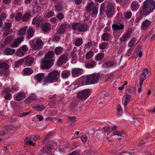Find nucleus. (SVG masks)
<instances>
[{
    "mask_svg": "<svg viewBox=\"0 0 155 155\" xmlns=\"http://www.w3.org/2000/svg\"><path fill=\"white\" fill-rule=\"evenodd\" d=\"M7 65L8 64L6 63L0 62V69L5 68Z\"/></svg>",
    "mask_w": 155,
    "mask_h": 155,
    "instance_id": "obj_60",
    "label": "nucleus"
},
{
    "mask_svg": "<svg viewBox=\"0 0 155 155\" xmlns=\"http://www.w3.org/2000/svg\"><path fill=\"white\" fill-rule=\"evenodd\" d=\"M105 5H106L104 3H102L101 4L100 7V14L101 15H103L104 14Z\"/></svg>",
    "mask_w": 155,
    "mask_h": 155,
    "instance_id": "obj_36",
    "label": "nucleus"
},
{
    "mask_svg": "<svg viewBox=\"0 0 155 155\" xmlns=\"http://www.w3.org/2000/svg\"><path fill=\"white\" fill-rule=\"evenodd\" d=\"M74 31H78L80 32L86 31L89 29L88 26L86 24H81L79 22L73 23L72 25Z\"/></svg>",
    "mask_w": 155,
    "mask_h": 155,
    "instance_id": "obj_4",
    "label": "nucleus"
},
{
    "mask_svg": "<svg viewBox=\"0 0 155 155\" xmlns=\"http://www.w3.org/2000/svg\"><path fill=\"white\" fill-rule=\"evenodd\" d=\"M77 51L72 50L70 53V55L72 58H77Z\"/></svg>",
    "mask_w": 155,
    "mask_h": 155,
    "instance_id": "obj_53",
    "label": "nucleus"
},
{
    "mask_svg": "<svg viewBox=\"0 0 155 155\" xmlns=\"http://www.w3.org/2000/svg\"><path fill=\"white\" fill-rule=\"evenodd\" d=\"M43 45V42L39 38H37L32 41L31 44L32 49L35 50L41 48Z\"/></svg>",
    "mask_w": 155,
    "mask_h": 155,
    "instance_id": "obj_6",
    "label": "nucleus"
},
{
    "mask_svg": "<svg viewBox=\"0 0 155 155\" xmlns=\"http://www.w3.org/2000/svg\"><path fill=\"white\" fill-rule=\"evenodd\" d=\"M54 7L55 10L59 12L61 11L62 9V5L59 2H57L55 4Z\"/></svg>",
    "mask_w": 155,
    "mask_h": 155,
    "instance_id": "obj_37",
    "label": "nucleus"
},
{
    "mask_svg": "<svg viewBox=\"0 0 155 155\" xmlns=\"http://www.w3.org/2000/svg\"><path fill=\"white\" fill-rule=\"evenodd\" d=\"M31 17L30 14L28 13H25L23 15L22 18L23 21H26L30 20Z\"/></svg>",
    "mask_w": 155,
    "mask_h": 155,
    "instance_id": "obj_32",
    "label": "nucleus"
},
{
    "mask_svg": "<svg viewBox=\"0 0 155 155\" xmlns=\"http://www.w3.org/2000/svg\"><path fill=\"white\" fill-rule=\"evenodd\" d=\"M22 18V14L20 12H18L17 13V15L15 17V18L17 21H19L20 19Z\"/></svg>",
    "mask_w": 155,
    "mask_h": 155,
    "instance_id": "obj_56",
    "label": "nucleus"
},
{
    "mask_svg": "<svg viewBox=\"0 0 155 155\" xmlns=\"http://www.w3.org/2000/svg\"><path fill=\"white\" fill-rule=\"evenodd\" d=\"M142 72V73L139 78L140 86H142L143 82L149 76L150 74V72L147 68L144 69Z\"/></svg>",
    "mask_w": 155,
    "mask_h": 155,
    "instance_id": "obj_7",
    "label": "nucleus"
},
{
    "mask_svg": "<svg viewBox=\"0 0 155 155\" xmlns=\"http://www.w3.org/2000/svg\"><path fill=\"white\" fill-rule=\"evenodd\" d=\"M95 63V62L94 61H89L85 63V66L87 68H92L94 66Z\"/></svg>",
    "mask_w": 155,
    "mask_h": 155,
    "instance_id": "obj_34",
    "label": "nucleus"
},
{
    "mask_svg": "<svg viewBox=\"0 0 155 155\" xmlns=\"http://www.w3.org/2000/svg\"><path fill=\"white\" fill-rule=\"evenodd\" d=\"M24 60L22 59L18 60L15 62V67H18L19 66L21 65L24 62Z\"/></svg>",
    "mask_w": 155,
    "mask_h": 155,
    "instance_id": "obj_50",
    "label": "nucleus"
},
{
    "mask_svg": "<svg viewBox=\"0 0 155 155\" xmlns=\"http://www.w3.org/2000/svg\"><path fill=\"white\" fill-rule=\"evenodd\" d=\"M83 43L82 39L81 38H79L77 39L75 42V45L77 46H79L81 45Z\"/></svg>",
    "mask_w": 155,
    "mask_h": 155,
    "instance_id": "obj_41",
    "label": "nucleus"
},
{
    "mask_svg": "<svg viewBox=\"0 0 155 155\" xmlns=\"http://www.w3.org/2000/svg\"><path fill=\"white\" fill-rule=\"evenodd\" d=\"M131 33V30H129L127 33H125L123 35L120 39V41L124 42L127 41L130 38Z\"/></svg>",
    "mask_w": 155,
    "mask_h": 155,
    "instance_id": "obj_13",
    "label": "nucleus"
},
{
    "mask_svg": "<svg viewBox=\"0 0 155 155\" xmlns=\"http://www.w3.org/2000/svg\"><path fill=\"white\" fill-rule=\"evenodd\" d=\"M51 28V24L49 23H46L42 26V28L44 32H47Z\"/></svg>",
    "mask_w": 155,
    "mask_h": 155,
    "instance_id": "obj_26",
    "label": "nucleus"
},
{
    "mask_svg": "<svg viewBox=\"0 0 155 155\" xmlns=\"http://www.w3.org/2000/svg\"><path fill=\"white\" fill-rule=\"evenodd\" d=\"M26 144H29L30 145H32L33 146L35 145V143H33L32 141L30 140L29 137L26 138L25 140Z\"/></svg>",
    "mask_w": 155,
    "mask_h": 155,
    "instance_id": "obj_52",
    "label": "nucleus"
},
{
    "mask_svg": "<svg viewBox=\"0 0 155 155\" xmlns=\"http://www.w3.org/2000/svg\"><path fill=\"white\" fill-rule=\"evenodd\" d=\"M96 7L95 6L94 3L93 2H91L89 3L86 6V10L89 12H91L93 9Z\"/></svg>",
    "mask_w": 155,
    "mask_h": 155,
    "instance_id": "obj_23",
    "label": "nucleus"
},
{
    "mask_svg": "<svg viewBox=\"0 0 155 155\" xmlns=\"http://www.w3.org/2000/svg\"><path fill=\"white\" fill-rule=\"evenodd\" d=\"M114 8L112 3H110L107 4V8L106 10V13L108 17H111L114 14Z\"/></svg>",
    "mask_w": 155,
    "mask_h": 155,
    "instance_id": "obj_9",
    "label": "nucleus"
},
{
    "mask_svg": "<svg viewBox=\"0 0 155 155\" xmlns=\"http://www.w3.org/2000/svg\"><path fill=\"white\" fill-rule=\"evenodd\" d=\"M28 28V27L27 26H25L20 29L18 31V35L20 36H23L25 35Z\"/></svg>",
    "mask_w": 155,
    "mask_h": 155,
    "instance_id": "obj_31",
    "label": "nucleus"
},
{
    "mask_svg": "<svg viewBox=\"0 0 155 155\" xmlns=\"http://www.w3.org/2000/svg\"><path fill=\"white\" fill-rule=\"evenodd\" d=\"M108 46V44L106 42H103L99 45V48L101 50L106 48Z\"/></svg>",
    "mask_w": 155,
    "mask_h": 155,
    "instance_id": "obj_43",
    "label": "nucleus"
},
{
    "mask_svg": "<svg viewBox=\"0 0 155 155\" xmlns=\"http://www.w3.org/2000/svg\"><path fill=\"white\" fill-rule=\"evenodd\" d=\"M130 99V96L128 94L126 95L124 100V106H126L129 101Z\"/></svg>",
    "mask_w": 155,
    "mask_h": 155,
    "instance_id": "obj_40",
    "label": "nucleus"
},
{
    "mask_svg": "<svg viewBox=\"0 0 155 155\" xmlns=\"http://www.w3.org/2000/svg\"><path fill=\"white\" fill-rule=\"evenodd\" d=\"M140 5L138 2L136 1H133L131 5V8L132 11H136L139 8Z\"/></svg>",
    "mask_w": 155,
    "mask_h": 155,
    "instance_id": "obj_21",
    "label": "nucleus"
},
{
    "mask_svg": "<svg viewBox=\"0 0 155 155\" xmlns=\"http://www.w3.org/2000/svg\"><path fill=\"white\" fill-rule=\"evenodd\" d=\"M77 97L80 100H83L87 98L90 95V90L85 89L79 91L77 93Z\"/></svg>",
    "mask_w": 155,
    "mask_h": 155,
    "instance_id": "obj_8",
    "label": "nucleus"
},
{
    "mask_svg": "<svg viewBox=\"0 0 155 155\" xmlns=\"http://www.w3.org/2000/svg\"><path fill=\"white\" fill-rule=\"evenodd\" d=\"M113 29L114 31L119 30H122L124 28V25L123 24H119V25L114 24L112 25Z\"/></svg>",
    "mask_w": 155,
    "mask_h": 155,
    "instance_id": "obj_25",
    "label": "nucleus"
},
{
    "mask_svg": "<svg viewBox=\"0 0 155 155\" xmlns=\"http://www.w3.org/2000/svg\"><path fill=\"white\" fill-rule=\"evenodd\" d=\"M104 53H100L96 56L95 59L97 61H99L102 59L104 57Z\"/></svg>",
    "mask_w": 155,
    "mask_h": 155,
    "instance_id": "obj_39",
    "label": "nucleus"
},
{
    "mask_svg": "<svg viewBox=\"0 0 155 155\" xmlns=\"http://www.w3.org/2000/svg\"><path fill=\"white\" fill-rule=\"evenodd\" d=\"M81 107H70V110H72L74 113H76L78 111V109H79Z\"/></svg>",
    "mask_w": 155,
    "mask_h": 155,
    "instance_id": "obj_58",
    "label": "nucleus"
},
{
    "mask_svg": "<svg viewBox=\"0 0 155 155\" xmlns=\"http://www.w3.org/2000/svg\"><path fill=\"white\" fill-rule=\"evenodd\" d=\"M137 40V39L135 38H132L130 41L128 43V46L130 47H131L132 46H133Z\"/></svg>",
    "mask_w": 155,
    "mask_h": 155,
    "instance_id": "obj_49",
    "label": "nucleus"
},
{
    "mask_svg": "<svg viewBox=\"0 0 155 155\" xmlns=\"http://www.w3.org/2000/svg\"><path fill=\"white\" fill-rule=\"evenodd\" d=\"M45 76L44 73H38L36 74L34 77V79L36 80L38 82H40L42 80Z\"/></svg>",
    "mask_w": 155,
    "mask_h": 155,
    "instance_id": "obj_22",
    "label": "nucleus"
},
{
    "mask_svg": "<svg viewBox=\"0 0 155 155\" xmlns=\"http://www.w3.org/2000/svg\"><path fill=\"white\" fill-rule=\"evenodd\" d=\"M83 69L80 68H74L72 69L71 74L73 77L78 76L81 75L83 72Z\"/></svg>",
    "mask_w": 155,
    "mask_h": 155,
    "instance_id": "obj_11",
    "label": "nucleus"
},
{
    "mask_svg": "<svg viewBox=\"0 0 155 155\" xmlns=\"http://www.w3.org/2000/svg\"><path fill=\"white\" fill-rule=\"evenodd\" d=\"M110 35L108 33L106 32L104 33L101 36L102 39L104 41H107L110 38Z\"/></svg>",
    "mask_w": 155,
    "mask_h": 155,
    "instance_id": "obj_30",
    "label": "nucleus"
},
{
    "mask_svg": "<svg viewBox=\"0 0 155 155\" xmlns=\"http://www.w3.org/2000/svg\"><path fill=\"white\" fill-rule=\"evenodd\" d=\"M117 116L120 117L122 114L123 112V110L122 107H117Z\"/></svg>",
    "mask_w": 155,
    "mask_h": 155,
    "instance_id": "obj_51",
    "label": "nucleus"
},
{
    "mask_svg": "<svg viewBox=\"0 0 155 155\" xmlns=\"http://www.w3.org/2000/svg\"><path fill=\"white\" fill-rule=\"evenodd\" d=\"M55 56L54 52L53 51H50L47 52L45 54L44 58L48 59H51L53 58Z\"/></svg>",
    "mask_w": 155,
    "mask_h": 155,
    "instance_id": "obj_24",
    "label": "nucleus"
},
{
    "mask_svg": "<svg viewBox=\"0 0 155 155\" xmlns=\"http://www.w3.org/2000/svg\"><path fill=\"white\" fill-rule=\"evenodd\" d=\"M60 72L56 70L49 73L48 75L45 77L44 81L42 84L43 85H47L48 83H53L58 80L60 77Z\"/></svg>",
    "mask_w": 155,
    "mask_h": 155,
    "instance_id": "obj_3",
    "label": "nucleus"
},
{
    "mask_svg": "<svg viewBox=\"0 0 155 155\" xmlns=\"http://www.w3.org/2000/svg\"><path fill=\"white\" fill-rule=\"evenodd\" d=\"M64 14L63 13L60 12L58 13L56 16L57 18L60 20L63 19L64 18Z\"/></svg>",
    "mask_w": 155,
    "mask_h": 155,
    "instance_id": "obj_55",
    "label": "nucleus"
},
{
    "mask_svg": "<svg viewBox=\"0 0 155 155\" xmlns=\"http://www.w3.org/2000/svg\"><path fill=\"white\" fill-rule=\"evenodd\" d=\"M7 73L6 70L5 69H2L0 71V76L5 75Z\"/></svg>",
    "mask_w": 155,
    "mask_h": 155,
    "instance_id": "obj_62",
    "label": "nucleus"
},
{
    "mask_svg": "<svg viewBox=\"0 0 155 155\" xmlns=\"http://www.w3.org/2000/svg\"><path fill=\"white\" fill-rule=\"evenodd\" d=\"M155 8V2L153 0H146L139 10L141 15L147 16L152 12Z\"/></svg>",
    "mask_w": 155,
    "mask_h": 155,
    "instance_id": "obj_1",
    "label": "nucleus"
},
{
    "mask_svg": "<svg viewBox=\"0 0 155 155\" xmlns=\"http://www.w3.org/2000/svg\"><path fill=\"white\" fill-rule=\"evenodd\" d=\"M23 59L24 60L25 64L27 66L31 65L34 61V58L30 55L27 56Z\"/></svg>",
    "mask_w": 155,
    "mask_h": 155,
    "instance_id": "obj_16",
    "label": "nucleus"
},
{
    "mask_svg": "<svg viewBox=\"0 0 155 155\" xmlns=\"http://www.w3.org/2000/svg\"><path fill=\"white\" fill-rule=\"evenodd\" d=\"M20 48L21 49V50L23 51L24 52L27 51L28 49V47L25 45H23L22 47Z\"/></svg>",
    "mask_w": 155,
    "mask_h": 155,
    "instance_id": "obj_64",
    "label": "nucleus"
},
{
    "mask_svg": "<svg viewBox=\"0 0 155 155\" xmlns=\"http://www.w3.org/2000/svg\"><path fill=\"white\" fill-rule=\"evenodd\" d=\"M12 91L8 87L5 89L3 92V94L9 93Z\"/></svg>",
    "mask_w": 155,
    "mask_h": 155,
    "instance_id": "obj_61",
    "label": "nucleus"
},
{
    "mask_svg": "<svg viewBox=\"0 0 155 155\" xmlns=\"http://www.w3.org/2000/svg\"><path fill=\"white\" fill-rule=\"evenodd\" d=\"M63 50L64 49L62 47L59 46L56 47L54 50V52L56 55H58L61 54Z\"/></svg>",
    "mask_w": 155,
    "mask_h": 155,
    "instance_id": "obj_29",
    "label": "nucleus"
},
{
    "mask_svg": "<svg viewBox=\"0 0 155 155\" xmlns=\"http://www.w3.org/2000/svg\"><path fill=\"white\" fill-rule=\"evenodd\" d=\"M61 75L63 78H67L69 76L70 72L69 71H64L62 72Z\"/></svg>",
    "mask_w": 155,
    "mask_h": 155,
    "instance_id": "obj_38",
    "label": "nucleus"
},
{
    "mask_svg": "<svg viewBox=\"0 0 155 155\" xmlns=\"http://www.w3.org/2000/svg\"><path fill=\"white\" fill-rule=\"evenodd\" d=\"M11 23H6L4 25L3 29L4 30H9L11 27Z\"/></svg>",
    "mask_w": 155,
    "mask_h": 155,
    "instance_id": "obj_47",
    "label": "nucleus"
},
{
    "mask_svg": "<svg viewBox=\"0 0 155 155\" xmlns=\"http://www.w3.org/2000/svg\"><path fill=\"white\" fill-rule=\"evenodd\" d=\"M54 148L52 145L48 144L43 148L44 153H48L50 152L54 151Z\"/></svg>",
    "mask_w": 155,
    "mask_h": 155,
    "instance_id": "obj_20",
    "label": "nucleus"
},
{
    "mask_svg": "<svg viewBox=\"0 0 155 155\" xmlns=\"http://www.w3.org/2000/svg\"><path fill=\"white\" fill-rule=\"evenodd\" d=\"M36 97L35 95H31L27 98L24 102L25 104H29L33 101H35L36 99Z\"/></svg>",
    "mask_w": 155,
    "mask_h": 155,
    "instance_id": "obj_18",
    "label": "nucleus"
},
{
    "mask_svg": "<svg viewBox=\"0 0 155 155\" xmlns=\"http://www.w3.org/2000/svg\"><path fill=\"white\" fill-rule=\"evenodd\" d=\"M33 72V70L29 68H25L24 70V73L25 75H28L31 74Z\"/></svg>",
    "mask_w": 155,
    "mask_h": 155,
    "instance_id": "obj_33",
    "label": "nucleus"
},
{
    "mask_svg": "<svg viewBox=\"0 0 155 155\" xmlns=\"http://www.w3.org/2000/svg\"><path fill=\"white\" fill-rule=\"evenodd\" d=\"M132 13L130 12H127L124 13V16L126 19H129L131 18Z\"/></svg>",
    "mask_w": 155,
    "mask_h": 155,
    "instance_id": "obj_57",
    "label": "nucleus"
},
{
    "mask_svg": "<svg viewBox=\"0 0 155 155\" xmlns=\"http://www.w3.org/2000/svg\"><path fill=\"white\" fill-rule=\"evenodd\" d=\"M114 135H117L118 136L122 137L123 136L124 133L122 131L117 130L114 132Z\"/></svg>",
    "mask_w": 155,
    "mask_h": 155,
    "instance_id": "obj_46",
    "label": "nucleus"
},
{
    "mask_svg": "<svg viewBox=\"0 0 155 155\" xmlns=\"http://www.w3.org/2000/svg\"><path fill=\"white\" fill-rule=\"evenodd\" d=\"M117 2L123 5H125L127 2L126 0H116Z\"/></svg>",
    "mask_w": 155,
    "mask_h": 155,
    "instance_id": "obj_59",
    "label": "nucleus"
},
{
    "mask_svg": "<svg viewBox=\"0 0 155 155\" xmlns=\"http://www.w3.org/2000/svg\"><path fill=\"white\" fill-rule=\"evenodd\" d=\"M15 49L9 48L5 49L4 52L5 55H11L15 53Z\"/></svg>",
    "mask_w": 155,
    "mask_h": 155,
    "instance_id": "obj_28",
    "label": "nucleus"
},
{
    "mask_svg": "<svg viewBox=\"0 0 155 155\" xmlns=\"http://www.w3.org/2000/svg\"><path fill=\"white\" fill-rule=\"evenodd\" d=\"M41 68L42 69H48L50 68L53 65L54 59H48L46 58H44L41 61Z\"/></svg>",
    "mask_w": 155,
    "mask_h": 155,
    "instance_id": "obj_5",
    "label": "nucleus"
},
{
    "mask_svg": "<svg viewBox=\"0 0 155 155\" xmlns=\"http://www.w3.org/2000/svg\"><path fill=\"white\" fill-rule=\"evenodd\" d=\"M12 41V37L8 36L5 40V43L9 44L11 43Z\"/></svg>",
    "mask_w": 155,
    "mask_h": 155,
    "instance_id": "obj_54",
    "label": "nucleus"
},
{
    "mask_svg": "<svg viewBox=\"0 0 155 155\" xmlns=\"http://www.w3.org/2000/svg\"><path fill=\"white\" fill-rule=\"evenodd\" d=\"M20 48L16 52L15 54L17 56L20 57L24 55V52Z\"/></svg>",
    "mask_w": 155,
    "mask_h": 155,
    "instance_id": "obj_44",
    "label": "nucleus"
},
{
    "mask_svg": "<svg viewBox=\"0 0 155 155\" xmlns=\"http://www.w3.org/2000/svg\"><path fill=\"white\" fill-rule=\"evenodd\" d=\"M60 39V37L59 36H54L52 40L53 41L56 42L59 41Z\"/></svg>",
    "mask_w": 155,
    "mask_h": 155,
    "instance_id": "obj_63",
    "label": "nucleus"
},
{
    "mask_svg": "<svg viewBox=\"0 0 155 155\" xmlns=\"http://www.w3.org/2000/svg\"><path fill=\"white\" fill-rule=\"evenodd\" d=\"M137 52L138 54L139 57H141L142 54V51H141V48L140 46H138L136 49Z\"/></svg>",
    "mask_w": 155,
    "mask_h": 155,
    "instance_id": "obj_48",
    "label": "nucleus"
},
{
    "mask_svg": "<svg viewBox=\"0 0 155 155\" xmlns=\"http://www.w3.org/2000/svg\"><path fill=\"white\" fill-rule=\"evenodd\" d=\"M101 78L100 75L98 73H94L88 75L83 78L82 84L84 85L94 84L97 83Z\"/></svg>",
    "mask_w": 155,
    "mask_h": 155,
    "instance_id": "obj_2",
    "label": "nucleus"
},
{
    "mask_svg": "<svg viewBox=\"0 0 155 155\" xmlns=\"http://www.w3.org/2000/svg\"><path fill=\"white\" fill-rule=\"evenodd\" d=\"M116 62H111L105 63L104 66L107 68H111L116 66Z\"/></svg>",
    "mask_w": 155,
    "mask_h": 155,
    "instance_id": "obj_35",
    "label": "nucleus"
},
{
    "mask_svg": "<svg viewBox=\"0 0 155 155\" xmlns=\"http://www.w3.org/2000/svg\"><path fill=\"white\" fill-rule=\"evenodd\" d=\"M68 25L67 24H62L59 26L56 32L57 34H63L68 29Z\"/></svg>",
    "mask_w": 155,
    "mask_h": 155,
    "instance_id": "obj_12",
    "label": "nucleus"
},
{
    "mask_svg": "<svg viewBox=\"0 0 155 155\" xmlns=\"http://www.w3.org/2000/svg\"><path fill=\"white\" fill-rule=\"evenodd\" d=\"M40 18V16H38L34 18L32 21V23L34 25L38 24V25Z\"/></svg>",
    "mask_w": 155,
    "mask_h": 155,
    "instance_id": "obj_45",
    "label": "nucleus"
},
{
    "mask_svg": "<svg viewBox=\"0 0 155 155\" xmlns=\"http://www.w3.org/2000/svg\"><path fill=\"white\" fill-rule=\"evenodd\" d=\"M34 33V30L30 28H29L27 32V38L28 39L31 38L33 36Z\"/></svg>",
    "mask_w": 155,
    "mask_h": 155,
    "instance_id": "obj_27",
    "label": "nucleus"
},
{
    "mask_svg": "<svg viewBox=\"0 0 155 155\" xmlns=\"http://www.w3.org/2000/svg\"><path fill=\"white\" fill-rule=\"evenodd\" d=\"M151 22L150 21L146 19L143 21L141 25V29L142 30H145L148 28L151 25Z\"/></svg>",
    "mask_w": 155,
    "mask_h": 155,
    "instance_id": "obj_19",
    "label": "nucleus"
},
{
    "mask_svg": "<svg viewBox=\"0 0 155 155\" xmlns=\"http://www.w3.org/2000/svg\"><path fill=\"white\" fill-rule=\"evenodd\" d=\"M24 39L23 36H21L16 39L10 45L12 47L16 48L22 41Z\"/></svg>",
    "mask_w": 155,
    "mask_h": 155,
    "instance_id": "obj_14",
    "label": "nucleus"
},
{
    "mask_svg": "<svg viewBox=\"0 0 155 155\" xmlns=\"http://www.w3.org/2000/svg\"><path fill=\"white\" fill-rule=\"evenodd\" d=\"M94 53L92 51H90L88 52L85 55L86 58L88 60L91 59L93 56Z\"/></svg>",
    "mask_w": 155,
    "mask_h": 155,
    "instance_id": "obj_42",
    "label": "nucleus"
},
{
    "mask_svg": "<svg viewBox=\"0 0 155 155\" xmlns=\"http://www.w3.org/2000/svg\"><path fill=\"white\" fill-rule=\"evenodd\" d=\"M68 60V57L66 54L61 55L59 58L57 64L59 66H61L63 64L66 63Z\"/></svg>",
    "mask_w": 155,
    "mask_h": 155,
    "instance_id": "obj_10",
    "label": "nucleus"
},
{
    "mask_svg": "<svg viewBox=\"0 0 155 155\" xmlns=\"http://www.w3.org/2000/svg\"><path fill=\"white\" fill-rule=\"evenodd\" d=\"M13 128L12 126H5L2 131H0V135L3 136L8 133L9 130ZM2 140V139L0 138V142Z\"/></svg>",
    "mask_w": 155,
    "mask_h": 155,
    "instance_id": "obj_17",
    "label": "nucleus"
},
{
    "mask_svg": "<svg viewBox=\"0 0 155 155\" xmlns=\"http://www.w3.org/2000/svg\"><path fill=\"white\" fill-rule=\"evenodd\" d=\"M26 94V93L21 91L18 93L16 95H15L14 99L15 100L18 101H20L25 97Z\"/></svg>",
    "mask_w": 155,
    "mask_h": 155,
    "instance_id": "obj_15",
    "label": "nucleus"
}]
</instances>
